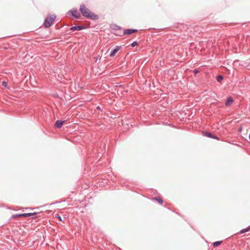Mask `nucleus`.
Instances as JSON below:
<instances>
[{"label": "nucleus", "instance_id": "f257e3e1", "mask_svg": "<svg viewBox=\"0 0 250 250\" xmlns=\"http://www.w3.org/2000/svg\"><path fill=\"white\" fill-rule=\"evenodd\" d=\"M80 10L83 16L85 17L92 20H96L98 19V16L91 12L90 10L86 8L83 4L80 5Z\"/></svg>", "mask_w": 250, "mask_h": 250}, {"label": "nucleus", "instance_id": "f03ea898", "mask_svg": "<svg viewBox=\"0 0 250 250\" xmlns=\"http://www.w3.org/2000/svg\"><path fill=\"white\" fill-rule=\"evenodd\" d=\"M56 18V16L54 15H50L49 17H48L46 20H45V21L44 22V26H45V27H50L53 22L55 20Z\"/></svg>", "mask_w": 250, "mask_h": 250}, {"label": "nucleus", "instance_id": "7ed1b4c3", "mask_svg": "<svg viewBox=\"0 0 250 250\" xmlns=\"http://www.w3.org/2000/svg\"><path fill=\"white\" fill-rule=\"evenodd\" d=\"M72 16L75 18L78 19L81 17L80 13L77 11V9H73L71 11Z\"/></svg>", "mask_w": 250, "mask_h": 250}, {"label": "nucleus", "instance_id": "20e7f679", "mask_svg": "<svg viewBox=\"0 0 250 250\" xmlns=\"http://www.w3.org/2000/svg\"><path fill=\"white\" fill-rule=\"evenodd\" d=\"M138 31L136 29H126L124 31V34L125 35H130L133 33H136Z\"/></svg>", "mask_w": 250, "mask_h": 250}, {"label": "nucleus", "instance_id": "39448f33", "mask_svg": "<svg viewBox=\"0 0 250 250\" xmlns=\"http://www.w3.org/2000/svg\"><path fill=\"white\" fill-rule=\"evenodd\" d=\"M121 47L117 46L116 47V48L112 50L110 54V57H113L115 55L116 53L120 49Z\"/></svg>", "mask_w": 250, "mask_h": 250}, {"label": "nucleus", "instance_id": "423d86ee", "mask_svg": "<svg viewBox=\"0 0 250 250\" xmlns=\"http://www.w3.org/2000/svg\"><path fill=\"white\" fill-rule=\"evenodd\" d=\"M64 122V121H60L58 120L56 122L55 126L57 128H61Z\"/></svg>", "mask_w": 250, "mask_h": 250}, {"label": "nucleus", "instance_id": "0eeeda50", "mask_svg": "<svg viewBox=\"0 0 250 250\" xmlns=\"http://www.w3.org/2000/svg\"><path fill=\"white\" fill-rule=\"evenodd\" d=\"M233 102L232 98L231 97L228 98L226 102V106H229Z\"/></svg>", "mask_w": 250, "mask_h": 250}, {"label": "nucleus", "instance_id": "6e6552de", "mask_svg": "<svg viewBox=\"0 0 250 250\" xmlns=\"http://www.w3.org/2000/svg\"><path fill=\"white\" fill-rule=\"evenodd\" d=\"M83 28L82 26H73L70 28V30L72 31H76V30H81L83 29Z\"/></svg>", "mask_w": 250, "mask_h": 250}, {"label": "nucleus", "instance_id": "1a4fd4ad", "mask_svg": "<svg viewBox=\"0 0 250 250\" xmlns=\"http://www.w3.org/2000/svg\"><path fill=\"white\" fill-rule=\"evenodd\" d=\"M205 135L208 137L218 140V138L216 136L212 135L210 133H206Z\"/></svg>", "mask_w": 250, "mask_h": 250}, {"label": "nucleus", "instance_id": "9d476101", "mask_svg": "<svg viewBox=\"0 0 250 250\" xmlns=\"http://www.w3.org/2000/svg\"><path fill=\"white\" fill-rule=\"evenodd\" d=\"M153 200L157 201L160 204H162L164 202L163 199L160 198H153Z\"/></svg>", "mask_w": 250, "mask_h": 250}, {"label": "nucleus", "instance_id": "9b49d317", "mask_svg": "<svg viewBox=\"0 0 250 250\" xmlns=\"http://www.w3.org/2000/svg\"><path fill=\"white\" fill-rule=\"evenodd\" d=\"M249 230H250V227H249L246 229H243L241 230L240 231V233L242 234V233L248 232Z\"/></svg>", "mask_w": 250, "mask_h": 250}, {"label": "nucleus", "instance_id": "f8f14e48", "mask_svg": "<svg viewBox=\"0 0 250 250\" xmlns=\"http://www.w3.org/2000/svg\"><path fill=\"white\" fill-rule=\"evenodd\" d=\"M222 243V241H217L213 243L214 247H217Z\"/></svg>", "mask_w": 250, "mask_h": 250}, {"label": "nucleus", "instance_id": "ddd939ff", "mask_svg": "<svg viewBox=\"0 0 250 250\" xmlns=\"http://www.w3.org/2000/svg\"><path fill=\"white\" fill-rule=\"evenodd\" d=\"M223 79V77L221 75H219L217 77V80L218 82H221Z\"/></svg>", "mask_w": 250, "mask_h": 250}, {"label": "nucleus", "instance_id": "4468645a", "mask_svg": "<svg viewBox=\"0 0 250 250\" xmlns=\"http://www.w3.org/2000/svg\"><path fill=\"white\" fill-rule=\"evenodd\" d=\"M36 215V213H26L27 217Z\"/></svg>", "mask_w": 250, "mask_h": 250}, {"label": "nucleus", "instance_id": "2eb2a0df", "mask_svg": "<svg viewBox=\"0 0 250 250\" xmlns=\"http://www.w3.org/2000/svg\"><path fill=\"white\" fill-rule=\"evenodd\" d=\"M137 45H138V42L136 41H135L131 43V46L133 47Z\"/></svg>", "mask_w": 250, "mask_h": 250}, {"label": "nucleus", "instance_id": "dca6fc26", "mask_svg": "<svg viewBox=\"0 0 250 250\" xmlns=\"http://www.w3.org/2000/svg\"><path fill=\"white\" fill-rule=\"evenodd\" d=\"M18 216H21V217H27V216H26V213L20 214H18Z\"/></svg>", "mask_w": 250, "mask_h": 250}, {"label": "nucleus", "instance_id": "f3484780", "mask_svg": "<svg viewBox=\"0 0 250 250\" xmlns=\"http://www.w3.org/2000/svg\"><path fill=\"white\" fill-rule=\"evenodd\" d=\"M2 85L4 86V87H7V83L5 81H3L2 82Z\"/></svg>", "mask_w": 250, "mask_h": 250}, {"label": "nucleus", "instance_id": "a211bd4d", "mask_svg": "<svg viewBox=\"0 0 250 250\" xmlns=\"http://www.w3.org/2000/svg\"><path fill=\"white\" fill-rule=\"evenodd\" d=\"M12 217L13 218H16L18 217H21V216H19L18 214H17V215H13Z\"/></svg>", "mask_w": 250, "mask_h": 250}, {"label": "nucleus", "instance_id": "6ab92c4d", "mask_svg": "<svg viewBox=\"0 0 250 250\" xmlns=\"http://www.w3.org/2000/svg\"><path fill=\"white\" fill-rule=\"evenodd\" d=\"M57 217L58 218V219H59L60 221H62V218H61V216H58Z\"/></svg>", "mask_w": 250, "mask_h": 250}, {"label": "nucleus", "instance_id": "aec40b11", "mask_svg": "<svg viewBox=\"0 0 250 250\" xmlns=\"http://www.w3.org/2000/svg\"><path fill=\"white\" fill-rule=\"evenodd\" d=\"M198 72H199V71H198L197 70H194V73H195V74H197V73H198Z\"/></svg>", "mask_w": 250, "mask_h": 250}]
</instances>
